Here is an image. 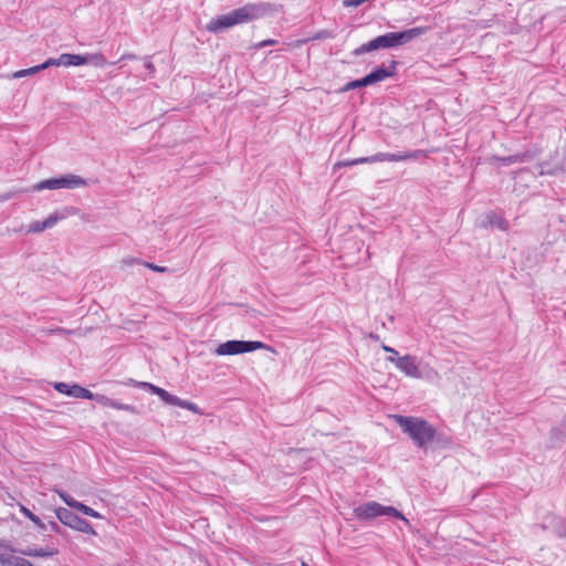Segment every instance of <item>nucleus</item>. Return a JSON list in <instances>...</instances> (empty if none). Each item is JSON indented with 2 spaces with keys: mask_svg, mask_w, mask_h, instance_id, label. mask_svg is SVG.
I'll return each instance as SVG.
<instances>
[{
  "mask_svg": "<svg viewBox=\"0 0 566 566\" xmlns=\"http://www.w3.org/2000/svg\"><path fill=\"white\" fill-rule=\"evenodd\" d=\"M129 384L149 390L151 394L157 395L165 403L169 406H177L190 410L195 413L203 415V412L199 409V407L196 403L188 400H182L179 397L171 395L164 388H160L147 381L129 380Z\"/></svg>",
  "mask_w": 566,
  "mask_h": 566,
  "instance_id": "0eeeda50",
  "label": "nucleus"
},
{
  "mask_svg": "<svg viewBox=\"0 0 566 566\" xmlns=\"http://www.w3.org/2000/svg\"><path fill=\"white\" fill-rule=\"evenodd\" d=\"M382 349H384L385 352H387V353H390V354L395 355V356H397V355H398V353H397V350H396V349H394V348H391V347H389V346H387V345H382Z\"/></svg>",
  "mask_w": 566,
  "mask_h": 566,
  "instance_id": "cd10ccee",
  "label": "nucleus"
},
{
  "mask_svg": "<svg viewBox=\"0 0 566 566\" xmlns=\"http://www.w3.org/2000/svg\"><path fill=\"white\" fill-rule=\"evenodd\" d=\"M390 418L400 427L402 432L420 450L427 452L434 441H441L443 446H449L448 439H442L437 429L426 419L420 417H408L392 415Z\"/></svg>",
  "mask_w": 566,
  "mask_h": 566,
  "instance_id": "f03ea898",
  "label": "nucleus"
},
{
  "mask_svg": "<svg viewBox=\"0 0 566 566\" xmlns=\"http://www.w3.org/2000/svg\"><path fill=\"white\" fill-rule=\"evenodd\" d=\"M49 65H48V60L40 64V65H35V66H32L30 69H23V70H19L17 72H14L12 74V77L13 78H21V77H24V76H29V75H33V74H36L38 72L40 71H43L45 69H48Z\"/></svg>",
  "mask_w": 566,
  "mask_h": 566,
  "instance_id": "6ab92c4d",
  "label": "nucleus"
},
{
  "mask_svg": "<svg viewBox=\"0 0 566 566\" xmlns=\"http://www.w3.org/2000/svg\"><path fill=\"white\" fill-rule=\"evenodd\" d=\"M302 566H308L306 563H302Z\"/></svg>",
  "mask_w": 566,
  "mask_h": 566,
  "instance_id": "f704fd0d",
  "label": "nucleus"
},
{
  "mask_svg": "<svg viewBox=\"0 0 566 566\" xmlns=\"http://www.w3.org/2000/svg\"><path fill=\"white\" fill-rule=\"evenodd\" d=\"M56 493L59 494V496L63 500V502L67 506L72 507V509H75V510L80 511L81 513H83L84 515H87L90 517L103 518L102 514H99L97 511H95L92 507L83 504L82 502H78V501L74 500L66 492L57 490Z\"/></svg>",
  "mask_w": 566,
  "mask_h": 566,
  "instance_id": "f8f14e48",
  "label": "nucleus"
},
{
  "mask_svg": "<svg viewBox=\"0 0 566 566\" xmlns=\"http://www.w3.org/2000/svg\"><path fill=\"white\" fill-rule=\"evenodd\" d=\"M91 400H96L99 405H102L104 407H111L116 410H124V411H128L132 413H136L135 407L112 400L111 398H108L105 395H94L93 394V398Z\"/></svg>",
  "mask_w": 566,
  "mask_h": 566,
  "instance_id": "2eb2a0df",
  "label": "nucleus"
},
{
  "mask_svg": "<svg viewBox=\"0 0 566 566\" xmlns=\"http://www.w3.org/2000/svg\"><path fill=\"white\" fill-rule=\"evenodd\" d=\"M333 33L326 30L319 31L313 36V40H319V39H326V38H333Z\"/></svg>",
  "mask_w": 566,
  "mask_h": 566,
  "instance_id": "bb28decb",
  "label": "nucleus"
},
{
  "mask_svg": "<svg viewBox=\"0 0 566 566\" xmlns=\"http://www.w3.org/2000/svg\"><path fill=\"white\" fill-rule=\"evenodd\" d=\"M144 265L154 272H158V273L167 272L166 266L156 265V264L149 263V262H144Z\"/></svg>",
  "mask_w": 566,
  "mask_h": 566,
  "instance_id": "393cba45",
  "label": "nucleus"
},
{
  "mask_svg": "<svg viewBox=\"0 0 566 566\" xmlns=\"http://www.w3.org/2000/svg\"><path fill=\"white\" fill-rule=\"evenodd\" d=\"M395 72H396V62L392 61L390 69L377 67L376 70H374L373 72L367 74L365 76V82L367 85H371V84L385 81L386 78L394 76Z\"/></svg>",
  "mask_w": 566,
  "mask_h": 566,
  "instance_id": "4468645a",
  "label": "nucleus"
},
{
  "mask_svg": "<svg viewBox=\"0 0 566 566\" xmlns=\"http://www.w3.org/2000/svg\"><path fill=\"white\" fill-rule=\"evenodd\" d=\"M274 43H275L274 40H265V41L260 43V46L262 48V46H265V45H272Z\"/></svg>",
  "mask_w": 566,
  "mask_h": 566,
  "instance_id": "7c9ffc66",
  "label": "nucleus"
},
{
  "mask_svg": "<svg viewBox=\"0 0 566 566\" xmlns=\"http://www.w3.org/2000/svg\"><path fill=\"white\" fill-rule=\"evenodd\" d=\"M1 566H33L28 559L11 553L0 554Z\"/></svg>",
  "mask_w": 566,
  "mask_h": 566,
  "instance_id": "a211bd4d",
  "label": "nucleus"
},
{
  "mask_svg": "<svg viewBox=\"0 0 566 566\" xmlns=\"http://www.w3.org/2000/svg\"><path fill=\"white\" fill-rule=\"evenodd\" d=\"M363 86H367L366 82H365V77L360 78V80H355V81H350L348 82L342 90L340 92H348L350 90H355V88H358V87H363Z\"/></svg>",
  "mask_w": 566,
  "mask_h": 566,
  "instance_id": "5701e85b",
  "label": "nucleus"
},
{
  "mask_svg": "<svg viewBox=\"0 0 566 566\" xmlns=\"http://www.w3.org/2000/svg\"><path fill=\"white\" fill-rule=\"evenodd\" d=\"M50 527H51V530H52L53 532H55V533H61V528H60V526H59V524H57V523H55V522H51V523H50Z\"/></svg>",
  "mask_w": 566,
  "mask_h": 566,
  "instance_id": "c85d7f7f",
  "label": "nucleus"
},
{
  "mask_svg": "<svg viewBox=\"0 0 566 566\" xmlns=\"http://www.w3.org/2000/svg\"><path fill=\"white\" fill-rule=\"evenodd\" d=\"M35 525L39 526L42 530L45 527L41 520H40V524H35Z\"/></svg>",
  "mask_w": 566,
  "mask_h": 566,
  "instance_id": "473e14b6",
  "label": "nucleus"
},
{
  "mask_svg": "<svg viewBox=\"0 0 566 566\" xmlns=\"http://www.w3.org/2000/svg\"><path fill=\"white\" fill-rule=\"evenodd\" d=\"M125 59H134V55L126 54V55H123V56L120 57V60H125Z\"/></svg>",
  "mask_w": 566,
  "mask_h": 566,
  "instance_id": "2f4dec72",
  "label": "nucleus"
},
{
  "mask_svg": "<svg viewBox=\"0 0 566 566\" xmlns=\"http://www.w3.org/2000/svg\"><path fill=\"white\" fill-rule=\"evenodd\" d=\"M83 57L86 61V64H93L97 67H104L107 64V60L102 53H91L83 55Z\"/></svg>",
  "mask_w": 566,
  "mask_h": 566,
  "instance_id": "aec40b11",
  "label": "nucleus"
},
{
  "mask_svg": "<svg viewBox=\"0 0 566 566\" xmlns=\"http://www.w3.org/2000/svg\"><path fill=\"white\" fill-rule=\"evenodd\" d=\"M59 220H60V217L57 216V213H52L43 221L31 222L28 226V232L29 233H40L46 229L53 228L57 223Z\"/></svg>",
  "mask_w": 566,
  "mask_h": 566,
  "instance_id": "dca6fc26",
  "label": "nucleus"
},
{
  "mask_svg": "<svg viewBox=\"0 0 566 566\" xmlns=\"http://www.w3.org/2000/svg\"><path fill=\"white\" fill-rule=\"evenodd\" d=\"M258 349L274 352L273 348L259 340H228L218 345L214 354L218 356H232L251 353Z\"/></svg>",
  "mask_w": 566,
  "mask_h": 566,
  "instance_id": "6e6552de",
  "label": "nucleus"
},
{
  "mask_svg": "<svg viewBox=\"0 0 566 566\" xmlns=\"http://www.w3.org/2000/svg\"><path fill=\"white\" fill-rule=\"evenodd\" d=\"M367 0H344L343 1V6L346 7V8L358 7V6L363 4Z\"/></svg>",
  "mask_w": 566,
  "mask_h": 566,
  "instance_id": "a878e982",
  "label": "nucleus"
},
{
  "mask_svg": "<svg viewBox=\"0 0 566 566\" xmlns=\"http://www.w3.org/2000/svg\"><path fill=\"white\" fill-rule=\"evenodd\" d=\"M489 221L492 227H496L502 231H505L507 229V222L502 217L493 214L489 217Z\"/></svg>",
  "mask_w": 566,
  "mask_h": 566,
  "instance_id": "412c9836",
  "label": "nucleus"
},
{
  "mask_svg": "<svg viewBox=\"0 0 566 566\" xmlns=\"http://www.w3.org/2000/svg\"><path fill=\"white\" fill-rule=\"evenodd\" d=\"M55 515L62 524L71 527L72 530L93 536L97 535L96 531L86 520L80 517L78 515H76L75 513L65 507L56 509Z\"/></svg>",
  "mask_w": 566,
  "mask_h": 566,
  "instance_id": "1a4fd4ad",
  "label": "nucleus"
},
{
  "mask_svg": "<svg viewBox=\"0 0 566 566\" xmlns=\"http://www.w3.org/2000/svg\"><path fill=\"white\" fill-rule=\"evenodd\" d=\"M53 387L56 391L60 394L74 397V398H84V399H92L93 392L90 391L86 388L81 387L76 384H66V382H54Z\"/></svg>",
  "mask_w": 566,
  "mask_h": 566,
  "instance_id": "9d476101",
  "label": "nucleus"
},
{
  "mask_svg": "<svg viewBox=\"0 0 566 566\" xmlns=\"http://www.w3.org/2000/svg\"><path fill=\"white\" fill-rule=\"evenodd\" d=\"M387 360L392 363L401 374L408 378L432 381L439 379V371L428 361L415 355L395 356L390 355Z\"/></svg>",
  "mask_w": 566,
  "mask_h": 566,
  "instance_id": "7ed1b4c3",
  "label": "nucleus"
},
{
  "mask_svg": "<svg viewBox=\"0 0 566 566\" xmlns=\"http://www.w3.org/2000/svg\"><path fill=\"white\" fill-rule=\"evenodd\" d=\"M369 164L368 157H360L353 160H346V161H338L335 164V168H339L343 166H355L360 164Z\"/></svg>",
  "mask_w": 566,
  "mask_h": 566,
  "instance_id": "4be33fe9",
  "label": "nucleus"
},
{
  "mask_svg": "<svg viewBox=\"0 0 566 566\" xmlns=\"http://www.w3.org/2000/svg\"><path fill=\"white\" fill-rule=\"evenodd\" d=\"M353 513L354 516L360 521H369L378 516H392L408 523V520L403 516V514L400 511H398L394 506L381 505L380 503L375 501L367 502L355 507Z\"/></svg>",
  "mask_w": 566,
  "mask_h": 566,
  "instance_id": "39448f33",
  "label": "nucleus"
},
{
  "mask_svg": "<svg viewBox=\"0 0 566 566\" xmlns=\"http://www.w3.org/2000/svg\"><path fill=\"white\" fill-rule=\"evenodd\" d=\"M145 67H146V69L149 71V73H151V74L155 72V66H154V64H153L150 61H147V62L145 63Z\"/></svg>",
  "mask_w": 566,
  "mask_h": 566,
  "instance_id": "c756f323",
  "label": "nucleus"
},
{
  "mask_svg": "<svg viewBox=\"0 0 566 566\" xmlns=\"http://www.w3.org/2000/svg\"><path fill=\"white\" fill-rule=\"evenodd\" d=\"M20 510L34 524H40V518L36 515H34L29 509H27L25 506L21 505Z\"/></svg>",
  "mask_w": 566,
  "mask_h": 566,
  "instance_id": "b1692460",
  "label": "nucleus"
},
{
  "mask_svg": "<svg viewBox=\"0 0 566 566\" xmlns=\"http://www.w3.org/2000/svg\"><path fill=\"white\" fill-rule=\"evenodd\" d=\"M87 181L73 174H67L56 178H50L34 184L30 190L31 191H42V190H57V189H76L87 187Z\"/></svg>",
  "mask_w": 566,
  "mask_h": 566,
  "instance_id": "423d86ee",
  "label": "nucleus"
},
{
  "mask_svg": "<svg viewBox=\"0 0 566 566\" xmlns=\"http://www.w3.org/2000/svg\"><path fill=\"white\" fill-rule=\"evenodd\" d=\"M281 10V6L269 2L248 3L241 8L232 10L227 14H222L212 19L206 25V30L211 33H220L234 25L247 23L261 17L279 12Z\"/></svg>",
  "mask_w": 566,
  "mask_h": 566,
  "instance_id": "f257e3e1",
  "label": "nucleus"
},
{
  "mask_svg": "<svg viewBox=\"0 0 566 566\" xmlns=\"http://www.w3.org/2000/svg\"><path fill=\"white\" fill-rule=\"evenodd\" d=\"M504 160H505V161H507V163H512V161H513V158H512V157H510V158L504 159Z\"/></svg>",
  "mask_w": 566,
  "mask_h": 566,
  "instance_id": "72a5a7b5",
  "label": "nucleus"
},
{
  "mask_svg": "<svg viewBox=\"0 0 566 566\" xmlns=\"http://www.w3.org/2000/svg\"><path fill=\"white\" fill-rule=\"evenodd\" d=\"M21 554L30 557H53L59 554V549L54 546H46L42 548H27L21 551Z\"/></svg>",
  "mask_w": 566,
  "mask_h": 566,
  "instance_id": "f3484780",
  "label": "nucleus"
},
{
  "mask_svg": "<svg viewBox=\"0 0 566 566\" xmlns=\"http://www.w3.org/2000/svg\"><path fill=\"white\" fill-rule=\"evenodd\" d=\"M426 28H412L401 32H389L384 35H379L367 43L361 44L354 50L355 55H361L379 49H391L402 45L412 39L423 34Z\"/></svg>",
  "mask_w": 566,
  "mask_h": 566,
  "instance_id": "20e7f679",
  "label": "nucleus"
},
{
  "mask_svg": "<svg viewBox=\"0 0 566 566\" xmlns=\"http://www.w3.org/2000/svg\"><path fill=\"white\" fill-rule=\"evenodd\" d=\"M86 61L81 54L63 53L59 57L48 59V65L50 66H82L85 65Z\"/></svg>",
  "mask_w": 566,
  "mask_h": 566,
  "instance_id": "9b49d317",
  "label": "nucleus"
},
{
  "mask_svg": "<svg viewBox=\"0 0 566 566\" xmlns=\"http://www.w3.org/2000/svg\"><path fill=\"white\" fill-rule=\"evenodd\" d=\"M420 151L406 153V154H389V153H378L374 156L368 157L369 164L380 163V161H401L407 159L418 158Z\"/></svg>",
  "mask_w": 566,
  "mask_h": 566,
  "instance_id": "ddd939ff",
  "label": "nucleus"
}]
</instances>
